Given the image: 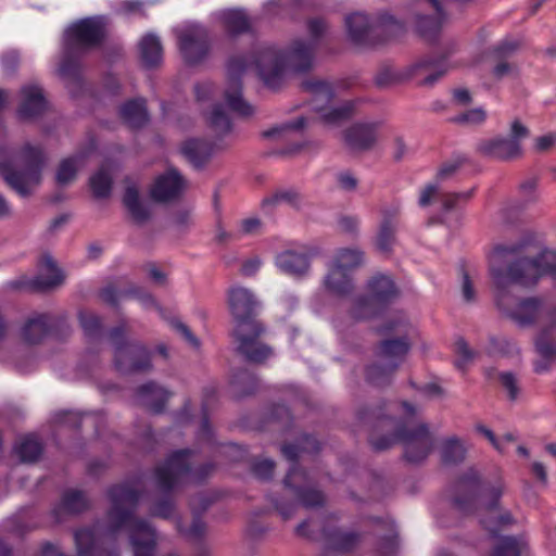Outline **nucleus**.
<instances>
[{
    "instance_id": "obj_1",
    "label": "nucleus",
    "mask_w": 556,
    "mask_h": 556,
    "mask_svg": "<svg viewBox=\"0 0 556 556\" xmlns=\"http://www.w3.org/2000/svg\"><path fill=\"white\" fill-rule=\"evenodd\" d=\"M489 263L498 308L520 327L540 324L534 346L541 359L534 362V371H547L556 359V305L538 296L510 304L505 290L510 285L533 288L544 276L556 279V251L544 248L536 233L527 231L515 242L495 245Z\"/></svg>"
},
{
    "instance_id": "obj_2",
    "label": "nucleus",
    "mask_w": 556,
    "mask_h": 556,
    "mask_svg": "<svg viewBox=\"0 0 556 556\" xmlns=\"http://www.w3.org/2000/svg\"><path fill=\"white\" fill-rule=\"evenodd\" d=\"M108 497L111 503L106 513L109 533L116 535L127 529L134 556H155L157 538L154 528L147 520L135 516L141 491L123 482L110 486Z\"/></svg>"
},
{
    "instance_id": "obj_3",
    "label": "nucleus",
    "mask_w": 556,
    "mask_h": 556,
    "mask_svg": "<svg viewBox=\"0 0 556 556\" xmlns=\"http://www.w3.org/2000/svg\"><path fill=\"white\" fill-rule=\"evenodd\" d=\"M105 38V28L98 17H85L72 23L63 35V55L59 75L73 97L84 89L81 59L100 47Z\"/></svg>"
},
{
    "instance_id": "obj_4",
    "label": "nucleus",
    "mask_w": 556,
    "mask_h": 556,
    "mask_svg": "<svg viewBox=\"0 0 556 556\" xmlns=\"http://www.w3.org/2000/svg\"><path fill=\"white\" fill-rule=\"evenodd\" d=\"M315 42L306 39L293 40L286 51L273 47L257 49L245 61V72H253L265 85L276 87L287 68L301 73L308 71L314 61Z\"/></svg>"
},
{
    "instance_id": "obj_5",
    "label": "nucleus",
    "mask_w": 556,
    "mask_h": 556,
    "mask_svg": "<svg viewBox=\"0 0 556 556\" xmlns=\"http://www.w3.org/2000/svg\"><path fill=\"white\" fill-rule=\"evenodd\" d=\"M394 433H380L375 430L369 437V443L375 451L382 452L396 443L404 445V456L407 462L418 464L426 459L433 447L429 431L415 419H402L392 427Z\"/></svg>"
},
{
    "instance_id": "obj_6",
    "label": "nucleus",
    "mask_w": 556,
    "mask_h": 556,
    "mask_svg": "<svg viewBox=\"0 0 556 556\" xmlns=\"http://www.w3.org/2000/svg\"><path fill=\"white\" fill-rule=\"evenodd\" d=\"M192 455L193 451L190 448L172 452L165 462L154 469L156 488L166 493L173 492L180 483V479L188 475H191L195 482L203 483L215 470V464L207 462L192 469Z\"/></svg>"
},
{
    "instance_id": "obj_7",
    "label": "nucleus",
    "mask_w": 556,
    "mask_h": 556,
    "mask_svg": "<svg viewBox=\"0 0 556 556\" xmlns=\"http://www.w3.org/2000/svg\"><path fill=\"white\" fill-rule=\"evenodd\" d=\"M108 336L114 348V367L119 374H140L152 369V352L139 341L127 340L124 325L113 327Z\"/></svg>"
},
{
    "instance_id": "obj_8",
    "label": "nucleus",
    "mask_w": 556,
    "mask_h": 556,
    "mask_svg": "<svg viewBox=\"0 0 556 556\" xmlns=\"http://www.w3.org/2000/svg\"><path fill=\"white\" fill-rule=\"evenodd\" d=\"M20 156L24 162V169H15L10 162L0 161V176L20 197L26 198L31 193V188L41 181L45 157L42 150L30 143L24 144Z\"/></svg>"
},
{
    "instance_id": "obj_9",
    "label": "nucleus",
    "mask_w": 556,
    "mask_h": 556,
    "mask_svg": "<svg viewBox=\"0 0 556 556\" xmlns=\"http://www.w3.org/2000/svg\"><path fill=\"white\" fill-rule=\"evenodd\" d=\"M396 296L397 288L393 279L384 274H376L367 281L366 294L354 300L351 315L355 319L369 318Z\"/></svg>"
},
{
    "instance_id": "obj_10",
    "label": "nucleus",
    "mask_w": 556,
    "mask_h": 556,
    "mask_svg": "<svg viewBox=\"0 0 556 556\" xmlns=\"http://www.w3.org/2000/svg\"><path fill=\"white\" fill-rule=\"evenodd\" d=\"M302 86L304 90L312 94V108L320 114L326 124L336 125L352 115L354 102L345 101L338 105L334 104L336 93L329 83L309 78L304 80Z\"/></svg>"
},
{
    "instance_id": "obj_11",
    "label": "nucleus",
    "mask_w": 556,
    "mask_h": 556,
    "mask_svg": "<svg viewBox=\"0 0 556 556\" xmlns=\"http://www.w3.org/2000/svg\"><path fill=\"white\" fill-rule=\"evenodd\" d=\"M71 332L66 315L42 313L29 317L24 323L21 328V338L25 343L35 345L47 337L65 340Z\"/></svg>"
},
{
    "instance_id": "obj_12",
    "label": "nucleus",
    "mask_w": 556,
    "mask_h": 556,
    "mask_svg": "<svg viewBox=\"0 0 556 556\" xmlns=\"http://www.w3.org/2000/svg\"><path fill=\"white\" fill-rule=\"evenodd\" d=\"M408 349L409 344L405 338L383 341L379 349L378 361L366 370L368 381L376 386L387 383L403 362Z\"/></svg>"
},
{
    "instance_id": "obj_13",
    "label": "nucleus",
    "mask_w": 556,
    "mask_h": 556,
    "mask_svg": "<svg viewBox=\"0 0 556 556\" xmlns=\"http://www.w3.org/2000/svg\"><path fill=\"white\" fill-rule=\"evenodd\" d=\"M345 26L351 41L355 45L374 43L376 36L381 31L392 30L396 34L403 28L392 16L382 17L378 24H372L363 13L346 16Z\"/></svg>"
},
{
    "instance_id": "obj_14",
    "label": "nucleus",
    "mask_w": 556,
    "mask_h": 556,
    "mask_svg": "<svg viewBox=\"0 0 556 556\" xmlns=\"http://www.w3.org/2000/svg\"><path fill=\"white\" fill-rule=\"evenodd\" d=\"M462 161L455 160L450 163H445L439 170L437 175V181L431 182L427 185L421 191L419 195V205L420 206H428L430 205L434 200H440L442 207L444 211H450L454 207H456L457 203L459 201H466L468 200L472 191H466V192H458V193H448L443 191L442 187L440 186L439 181L443 180L447 177H450L453 173L457 170V168L460 166Z\"/></svg>"
},
{
    "instance_id": "obj_15",
    "label": "nucleus",
    "mask_w": 556,
    "mask_h": 556,
    "mask_svg": "<svg viewBox=\"0 0 556 556\" xmlns=\"http://www.w3.org/2000/svg\"><path fill=\"white\" fill-rule=\"evenodd\" d=\"M178 47L184 61L188 65L202 63L210 54L212 37L204 26H193L178 36Z\"/></svg>"
},
{
    "instance_id": "obj_16",
    "label": "nucleus",
    "mask_w": 556,
    "mask_h": 556,
    "mask_svg": "<svg viewBox=\"0 0 556 556\" xmlns=\"http://www.w3.org/2000/svg\"><path fill=\"white\" fill-rule=\"evenodd\" d=\"M174 392L154 380L147 381L134 390L135 403L149 413L161 415L165 412Z\"/></svg>"
},
{
    "instance_id": "obj_17",
    "label": "nucleus",
    "mask_w": 556,
    "mask_h": 556,
    "mask_svg": "<svg viewBox=\"0 0 556 556\" xmlns=\"http://www.w3.org/2000/svg\"><path fill=\"white\" fill-rule=\"evenodd\" d=\"M227 89L225 99L228 108L237 113H243V54L231 55L226 64Z\"/></svg>"
},
{
    "instance_id": "obj_18",
    "label": "nucleus",
    "mask_w": 556,
    "mask_h": 556,
    "mask_svg": "<svg viewBox=\"0 0 556 556\" xmlns=\"http://www.w3.org/2000/svg\"><path fill=\"white\" fill-rule=\"evenodd\" d=\"M186 181L176 168H168L159 175L150 188V198L156 203H168L177 200Z\"/></svg>"
},
{
    "instance_id": "obj_19",
    "label": "nucleus",
    "mask_w": 556,
    "mask_h": 556,
    "mask_svg": "<svg viewBox=\"0 0 556 556\" xmlns=\"http://www.w3.org/2000/svg\"><path fill=\"white\" fill-rule=\"evenodd\" d=\"M21 101L17 116L22 121H34L48 110V101L43 89L38 84H26L20 89Z\"/></svg>"
},
{
    "instance_id": "obj_20",
    "label": "nucleus",
    "mask_w": 556,
    "mask_h": 556,
    "mask_svg": "<svg viewBox=\"0 0 556 556\" xmlns=\"http://www.w3.org/2000/svg\"><path fill=\"white\" fill-rule=\"evenodd\" d=\"M400 207L397 204H383L380 207V223L378 231L375 238V245L381 253L391 252L395 244L396 229H397V216Z\"/></svg>"
},
{
    "instance_id": "obj_21",
    "label": "nucleus",
    "mask_w": 556,
    "mask_h": 556,
    "mask_svg": "<svg viewBox=\"0 0 556 556\" xmlns=\"http://www.w3.org/2000/svg\"><path fill=\"white\" fill-rule=\"evenodd\" d=\"M452 52L444 53L437 59L420 60L410 66V76L420 78L422 86H432L448 70L458 66V62H450Z\"/></svg>"
},
{
    "instance_id": "obj_22",
    "label": "nucleus",
    "mask_w": 556,
    "mask_h": 556,
    "mask_svg": "<svg viewBox=\"0 0 556 556\" xmlns=\"http://www.w3.org/2000/svg\"><path fill=\"white\" fill-rule=\"evenodd\" d=\"M306 472L293 464L283 482L286 486L294 491L304 507L313 508L321 506L325 503V496L320 491L311 488H301V483L306 482Z\"/></svg>"
},
{
    "instance_id": "obj_23",
    "label": "nucleus",
    "mask_w": 556,
    "mask_h": 556,
    "mask_svg": "<svg viewBox=\"0 0 556 556\" xmlns=\"http://www.w3.org/2000/svg\"><path fill=\"white\" fill-rule=\"evenodd\" d=\"M100 298L111 306H117L121 299L128 298L138 300L144 307L157 306L154 296L150 292L134 283L124 289H117L113 285H109L101 289Z\"/></svg>"
},
{
    "instance_id": "obj_24",
    "label": "nucleus",
    "mask_w": 556,
    "mask_h": 556,
    "mask_svg": "<svg viewBox=\"0 0 556 556\" xmlns=\"http://www.w3.org/2000/svg\"><path fill=\"white\" fill-rule=\"evenodd\" d=\"M478 151L488 157L501 161H509L522 154L521 146L516 139L496 137L483 140L478 146Z\"/></svg>"
},
{
    "instance_id": "obj_25",
    "label": "nucleus",
    "mask_w": 556,
    "mask_h": 556,
    "mask_svg": "<svg viewBox=\"0 0 556 556\" xmlns=\"http://www.w3.org/2000/svg\"><path fill=\"white\" fill-rule=\"evenodd\" d=\"M227 304L235 323L232 338L235 351L239 356L243 355V288L237 286L228 291Z\"/></svg>"
},
{
    "instance_id": "obj_26",
    "label": "nucleus",
    "mask_w": 556,
    "mask_h": 556,
    "mask_svg": "<svg viewBox=\"0 0 556 556\" xmlns=\"http://www.w3.org/2000/svg\"><path fill=\"white\" fill-rule=\"evenodd\" d=\"M381 123H359L350 127L345 132L346 143L354 150L370 149L379 137Z\"/></svg>"
},
{
    "instance_id": "obj_27",
    "label": "nucleus",
    "mask_w": 556,
    "mask_h": 556,
    "mask_svg": "<svg viewBox=\"0 0 556 556\" xmlns=\"http://www.w3.org/2000/svg\"><path fill=\"white\" fill-rule=\"evenodd\" d=\"M480 491L479 476L475 469H469L456 483L457 495L455 504L459 509L468 511L476 502Z\"/></svg>"
},
{
    "instance_id": "obj_28",
    "label": "nucleus",
    "mask_w": 556,
    "mask_h": 556,
    "mask_svg": "<svg viewBox=\"0 0 556 556\" xmlns=\"http://www.w3.org/2000/svg\"><path fill=\"white\" fill-rule=\"evenodd\" d=\"M39 266L40 273L31 281L34 289L45 291L62 283V271L56 266L52 256L48 254L42 255L39 262Z\"/></svg>"
},
{
    "instance_id": "obj_29",
    "label": "nucleus",
    "mask_w": 556,
    "mask_h": 556,
    "mask_svg": "<svg viewBox=\"0 0 556 556\" xmlns=\"http://www.w3.org/2000/svg\"><path fill=\"white\" fill-rule=\"evenodd\" d=\"M89 508V501L85 493L79 490L68 489L64 491L61 502L56 505L52 513L55 519H60L62 514L78 515Z\"/></svg>"
},
{
    "instance_id": "obj_30",
    "label": "nucleus",
    "mask_w": 556,
    "mask_h": 556,
    "mask_svg": "<svg viewBox=\"0 0 556 556\" xmlns=\"http://www.w3.org/2000/svg\"><path fill=\"white\" fill-rule=\"evenodd\" d=\"M119 116L131 128H141L148 121L146 100L143 98L131 99L119 108Z\"/></svg>"
},
{
    "instance_id": "obj_31",
    "label": "nucleus",
    "mask_w": 556,
    "mask_h": 556,
    "mask_svg": "<svg viewBox=\"0 0 556 556\" xmlns=\"http://www.w3.org/2000/svg\"><path fill=\"white\" fill-rule=\"evenodd\" d=\"M123 204L128 211L131 219L137 225H143L150 219V210L142 203L139 190L136 186L126 187L123 197Z\"/></svg>"
},
{
    "instance_id": "obj_32",
    "label": "nucleus",
    "mask_w": 556,
    "mask_h": 556,
    "mask_svg": "<svg viewBox=\"0 0 556 556\" xmlns=\"http://www.w3.org/2000/svg\"><path fill=\"white\" fill-rule=\"evenodd\" d=\"M276 265L286 274L301 276L308 271L309 260L304 253L285 251L277 256Z\"/></svg>"
},
{
    "instance_id": "obj_33",
    "label": "nucleus",
    "mask_w": 556,
    "mask_h": 556,
    "mask_svg": "<svg viewBox=\"0 0 556 556\" xmlns=\"http://www.w3.org/2000/svg\"><path fill=\"white\" fill-rule=\"evenodd\" d=\"M140 58L146 68L159 66L163 59V47L157 36L148 34L139 42Z\"/></svg>"
},
{
    "instance_id": "obj_34",
    "label": "nucleus",
    "mask_w": 556,
    "mask_h": 556,
    "mask_svg": "<svg viewBox=\"0 0 556 556\" xmlns=\"http://www.w3.org/2000/svg\"><path fill=\"white\" fill-rule=\"evenodd\" d=\"M14 453L22 463L33 464L39 460L43 453V444L37 435L30 433L18 439Z\"/></svg>"
},
{
    "instance_id": "obj_35",
    "label": "nucleus",
    "mask_w": 556,
    "mask_h": 556,
    "mask_svg": "<svg viewBox=\"0 0 556 556\" xmlns=\"http://www.w3.org/2000/svg\"><path fill=\"white\" fill-rule=\"evenodd\" d=\"M325 288L332 294L345 296L353 290V282L350 274L329 265L328 274L324 279Z\"/></svg>"
},
{
    "instance_id": "obj_36",
    "label": "nucleus",
    "mask_w": 556,
    "mask_h": 556,
    "mask_svg": "<svg viewBox=\"0 0 556 556\" xmlns=\"http://www.w3.org/2000/svg\"><path fill=\"white\" fill-rule=\"evenodd\" d=\"M262 309L263 304L258 296L245 289V332L252 329L256 336L265 333V327L258 320Z\"/></svg>"
},
{
    "instance_id": "obj_37",
    "label": "nucleus",
    "mask_w": 556,
    "mask_h": 556,
    "mask_svg": "<svg viewBox=\"0 0 556 556\" xmlns=\"http://www.w3.org/2000/svg\"><path fill=\"white\" fill-rule=\"evenodd\" d=\"M181 151L195 168H202L211 157V147L202 139L187 140Z\"/></svg>"
},
{
    "instance_id": "obj_38",
    "label": "nucleus",
    "mask_w": 556,
    "mask_h": 556,
    "mask_svg": "<svg viewBox=\"0 0 556 556\" xmlns=\"http://www.w3.org/2000/svg\"><path fill=\"white\" fill-rule=\"evenodd\" d=\"M364 263V252L357 248H341L336 251L330 265L344 271H352Z\"/></svg>"
},
{
    "instance_id": "obj_39",
    "label": "nucleus",
    "mask_w": 556,
    "mask_h": 556,
    "mask_svg": "<svg viewBox=\"0 0 556 556\" xmlns=\"http://www.w3.org/2000/svg\"><path fill=\"white\" fill-rule=\"evenodd\" d=\"M260 338L261 336H256L252 329L245 332V361L262 363L273 355L271 348Z\"/></svg>"
},
{
    "instance_id": "obj_40",
    "label": "nucleus",
    "mask_w": 556,
    "mask_h": 556,
    "mask_svg": "<svg viewBox=\"0 0 556 556\" xmlns=\"http://www.w3.org/2000/svg\"><path fill=\"white\" fill-rule=\"evenodd\" d=\"M502 494L501 488H494L491 492V501L488 504V518L481 520L482 525L490 532L496 531V525H508L511 521V517L508 513L501 514L497 510L496 503Z\"/></svg>"
},
{
    "instance_id": "obj_41",
    "label": "nucleus",
    "mask_w": 556,
    "mask_h": 556,
    "mask_svg": "<svg viewBox=\"0 0 556 556\" xmlns=\"http://www.w3.org/2000/svg\"><path fill=\"white\" fill-rule=\"evenodd\" d=\"M528 543L522 538L504 536L498 540L491 556H522Z\"/></svg>"
},
{
    "instance_id": "obj_42",
    "label": "nucleus",
    "mask_w": 556,
    "mask_h": 556,
    "mask_svg": "<svg viewBox=\"0 0 556 556\" xmlns=\"http://www.w3.org/2000/svg\"><path fill=\"white\" fill-rule=\"evenodd\" d=\"M89 187L96 199H106L111 195L113 178L109 170L100 168L89 178Z\"/></svg>"
},
{
    "instance_id": "obj_43",
    "label": "nucleus",
    "mask_w": 556,
    "mask_h": 556,
    "mask_svg": "<svg viewBox=\"0 0 556 556\" xmlns=\"http://www.w3.org/2000/svg\"><path fill=\"white\" fill-rule=\"evenodd\" d=\"M219 21L226 35L233 38L243 33V10L228 9L219 13Z\"/></svg>"
},
{
    "instance_id": "obj_44",
    "label": "nucleus",
    "mask_w": 556,
    "mask_h": 556,
    "mask_svg": "<svg viewBox=\"0 0 556 556\" xmlns=\"http://www.w3.org/2000/svg\"><path fill=\"white\" fill-rule=\"evenodd\" d=\"M96 531L92 527H83L74 532V542L78 556H91L96 552Z\"/></svg>"
},
{
    "instance_id": "obj_45",
    "label": "nucleus",
    "mask_w": 556,
    "mask_h": 556,
    "mask_svg": "<svg viewBox=\"0 0 556 556\" xmlns=\"http://www.w3.org/2000/svg\"><path fill=\"white\" fill-rule=\"evenodd\" d=\"M79 324L84 330L85 337L89 342L99 341L103 334V325L101 318L90 312H79Z\"/></svg>"
},
{
    "instance_id": "obj_46",
    "label": "nucleus",
    "mask_w": 556,
    "mask_h": 556,
    "mask_svg": "<svg viewBox=\"0 0 556 556\" xmlns=\"http://www.w3.org/2000/svg\"><path fill=\"white\" fill-rule=\"evenodd\" d=\"M467 452L466 444L456 437L444 440L441 447V455L444 463L456 464L465 459Z\"/></svg>"
},
{
    "instance_id": "obj_47",
    "label": "nucleus",
    "mask_w": 556,
    "mask_h": 556,
    "mask_svg": "<svg viewBox=\"0 0 556 556\" xmlns=\"http://www.w3.org/2000/svg\"><path fill=\"white\" fill-rule=\"evenodd\" d=\"M328 540L333 549L350 552L357 545L359 538L354 533L337 530L329 534Z\"/></svg>"
},
{
    "instance_id": "obj_48",
    "label": "nucleus",
    "mask_w": 556,
    "mask_h": 556,
    "mask_svg": "<svg viewBox=\"0 0 556 556\" xmlns=\"http://www.w3.org/2000/svg\"><path fill=\"white\" fill-rule=\"evenodd\" d=\"M207 121L210 127L218 134L225 135L231 130V121L219 103L213 106Z\"/></svg>"
},
{
    "instance_id": "obj_49",
    "label": "nucleus",
    "mask_w": 556,
    "mask_h": 556,
    "mask_svg": "<svg viewBox=\"0 0 556 556\" xmlns=\"http://www.w3.org/2000/svg\"><path fill=\"white\" fill-rule=\"evenodd\" d=\"M81 156L73 155L64 159L56 170L55 179L59 185H67L75 179L77 175V165Z\"/></svg>"
},
{
    "instance_id": "obj_50",
    "label": "nucleus",
    "mask_w": 556,
    "mask_h": 556,
    "mask_svg": "<svg viewBox=\"0 0 556 556\" xmlns=\"http://www.w3.org/2000/svg\"><path fill=\"white\" fill-rule=\"evenodd\" d=\"M319 448L318 442L315 438L305 435L300 445H285L282 447L283 455L294 462L301 452H315Z\"/></svg>"
},
{
    "instance_id": "obj_51",
    "label": "nucleus",
    "mask_w": 556,
    "mask_h": 556,
    "mask_svg": "<svg viewBox=\"0 0 556 556\" xmlns=\"http://www.w3.org/2000/svg\"><path fill=\"white\" fill-rule=\"evenodd\" d=\"M489 353L514 355L519 353L517 344L506 337L490 338Z\"/></svg>"
},
{
    "instance_id": "obj_52",
    "label": "nucleus",
    "mask_w": 556,
    "mask_h": 556,
    "mask_svg": "<svg viewBox=\"0 0 556 556\" xmlns=\"http://www.w3.org/2000/svg\"><path fill=\"white\" fill-rule=\"evenodd\" d=\"M178 531L191 541H201L206 532V523L203 521L201 516L195 515L193 516L191 526L188 529H185L180 523H178Z\"/></svg>"
},
{
    "instance_id": "obj_53",
    "label": "nucleus",
    "mask_w": 556,
    "mask_h": 556,
    "mask_svg": "<svg viewBox=\"0 0 556 556\" xmlns=\"http://www.w3.org/2000/svg\"><path fill=\"white\" fill-rule=\"evenodd\" d=\"M161 492L164 493V496L153 504L152 515L164 519H168L175 513V503L170 496L172 492Z\"/></svg>"
},
{
    "instance_id": "obj_54",
    "label": "nucleus",
    "mask_w": 556,
    "mask_h": 556,
    "mask_svg": "<svg viewBox=\"0 0 556 556\" xmlns=\"http://www.w3.org/2000/svg\"><path fill=\"white\" fill-rule=\"evenodd\" d=\"M403 75L391 66L382 67L376 75V84L379 87H388L403 79Z\"/></svg>"
},
{
    "instance_id": "obj_55",
    "label": "nucleus",
    "mask_w": 556,
    "mask_h": 556,
    "mask_svg": "<svg viewBox=\"0 0 556 556\" xmlns=\"http://www.w3.org/2000/svg\"><path fill=\"white\" fill-rule=\"evenodd\" d=\"M456 361L455 364L458 368H465L475 357V353L469 349L467 342L464 339H458L455 342Z\"/></svg>"
},
{
    "instance_id": "obj_56",
    "label": "nucleus",
    "mask_w": 556,
    "mask_h": 556,
    "mask_svg": "<svg viewBox=\"0 0 556 556\" xmlns=\"http://www.w3.org/2000/svg\"><path fill=\"white\" fill-rule=\"evenodd\" d=\"M328 26L324 18L321 17H313L307 21V29L309 33V39L307 41L315 42V47L317 48L319 39L326 33Z\"/></svg>"
},
{
    "instance_id": "obj_57",
    "label": "nucleus",
    "mask_w": 556,
    "mask_h": 556,
    "mask_svg": "<svg viewBox=\"0 0 556 556\" xmlns=\"http://www.w3.org/2000/svg\"><path fill=\"white\" fill-rule=\"evenodd\" d=\"M485 112L482 109H473L466 113L454 117V122L458 124L477 125L485 119Z\"/></svg>"
},
{
    "instance_id": "obj_58",
    "label": "nucleus",
    "mask_w": 556,
    "mask_h": 556,
    "mask_svg": "<svg viewBox=\"0 0 556 556\" xmlns=\"http://www.w3.org/2000/svg\"><path fill=\"white\" fill-rule=\"evenodd\" d=\"M516 74L517 66L514 63L507 62L505 60H500V62L492 70V75L497 80L505 77L515 76Z\"/></svg>"
},
{
    "instance_id": "obj_59",
    "label": "nucleus",
    "mask_w": 556,
    "mask_h": 556,
    "mask_svg": "<svg viewBox=\"0 0 556 556\" xmlns=\"http://www.w3.org/2000/svg\"><path fill=\"white\" fill-rule=\"evenodd\" d=\"M519 45L515 40H503L492 49V53L500 60L510 56L517 51Z\"/></svg>"
},
{
    "instance_id": "obj_60",
    "label": "nucleus",
    "mask_w": 556,
    "mask_h": 556,
    "mask_svg": "<svg viewBox=\"0 0 556 556\" xmlns=\"http://www.w3.org/2000/svg\"><path fill=\"white\" fill-rule=\"evenodd\" d=\"M2 71L7 74L13 73L20 63V54L15 50L4 52L0 58Z\"/></svg>"
},
{
    "instance_id": "obj_61",
    "label": "nucleus",
    "mask_w": 556,
    "mask_h": 556,
    "mask_svg": "<svg viewBox=\"0 0 556 556\" xmlns=\"http://www.w3.org/2000/svg\"><path fill=\"white\" fill-rule=\"evenodd\" d=\"M500 381L503 388L507 391L508 396L514 400L518 395V380L511 372H502Z\"/></svg>"
},
{
    "instance_id": "obj_62",
    "label": "nucleus",
    "mask_w": 556,
    "mask_h": 556,
    "mask_svg": "<svg viewBox=\"0 0 556 556\" xmlns=\"http://www.w3.org/2000/svg\"><path fill=\"white\" fill-rule=\"evenodd\" d=\"M275 463L263 459L253 464V472L260 479H269L274 473Z\"/></svg>"
},
{
    "instance_id": "obj_63",
    "label": "nucleus",
    "mask_w": 556,
    "mask_h": 556,
    "mask_svg": "<svg viewBox=\"0 0 556 556\" xmlns=\"http://www.w3.org/2000/svg\"><path fill=\"white\" fill-rule=\"evenodd\" d=\"M361 219L357 216H343L339 219V228L348 235H356L358 232Z\"/></svg>"
},
{
    "instance_id": "obj_64",
    "label": "nucleus",
    "mask_w": 556,
    "mask_h": 556,
    "mask_svg": "<svg viewBox=\"0 0 556 556\" xmlns=\"http://www.w3.org/2000/svg\"><path fill=\"white\" fill-rule=\"evenodd\" d=\"M215 91V84L213 81L206 80L197 83L194 85V94L198 101H205L210 99V97Z\"/></svg>"
}]
</instances>
